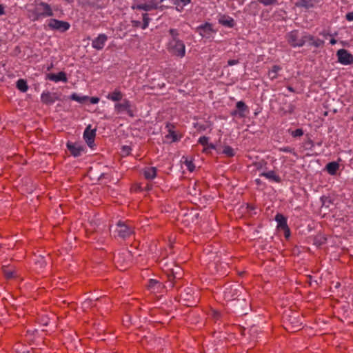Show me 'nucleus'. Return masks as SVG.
Wrapping results in <instances>:
<instances>
[{
  "label": "nucleus",
  "mask_w": 353,
  "mask_h": 353,
  "mask_svg": "<svg viewBox=\"0 0 353 353\" xmlns=\"http://www.w3.org/2000/svg\"><path fill=\"white\" fill-rule=\"evenodd\" d=\"M288 43L292 48L303 47L306 42L309 46H314L316 48H323L325 41L312 34L305 32L304 35L299 39V30H293L285 35Z\"/></svg>",
  "instance_id": "nucleus-1"
},
{
  "label": "nucleus",
  "mask_w": 353,
  "mask_h": 353,
  "mask_svg": "<svg viewBox=\"0 0 353 353\" xmlns=\"http://www.w3.org/2000/svg\"><path fill=\"white\" fill-rule=\"evenodd\" d=\"M284 328L289 332H296L301 330V323L296 314H291L283 316Z\"/></svg>",
  "instance_id": "nucleus-2"
},
{
  "label": "nucleus",
  "mask_w": 353,
  "mask_h": 353,
  "mask_svg": "<svg viewBox=\"0 0 353 353\" xmlns=\"http://www.w3.org/2000/svg\"><path fill=\"white\" fill-rule=\"evenodd\" d=\"M135 110L136 108L128 99H123L121 103L118 102L114 104V111L117 114L125 112L128 116L133 118L135 117Z\"/></svg>",
  "instance_id": "nucleus-3"
},
{
  "label": "nucleus",
  "mask_w": 353,
  "mask_h": 353,
  "mask_svg": "<svg viewBox=\"0 0 353 353\" xmlns=\"http://www.w3.org/2000/svg\"><path fill=\"white\" fill-rule=\"evenodd\" d=\"M116 232L119 237L126 239L134 234V228L129 224L128 221H119L117 223Z\"/></svg>",
  "instance_id": "nucleus-4"
},
{
  "label": "nucleus",
  "mask_w": 353,
  "mask_h": 353,
  "mask_svg": "<svg viewBox=\"0 0 353 353\" xmlns=\"http://www.w3.org/2000/svg\"><path fill=\"white\" fill-rule=\"evenodd\" d=\"M168 50L173 55L179 57H183L185 56V45L183 42L179 39L170 40L168 43Z\"/></svg>",
  "instance_id": "nucleus-5"
},
{
  "label": "nucleus",
  "mask_w": 353,
  "mask_h": 353,
  "mask_svg": "<svg viewBox=\"0 0 353 353\" xmlns=\"http://www.w3.org/2000/svg\"><path fill=\"white\" fill-rule=\"evenodd\" d=\"M274 219L277 223L276 230L278 231H283L285 239L288 240L291 236V230L287 223V217L283 214L277 213Z\"/></svg>",
  "instance_id": "nucleus-6"
},
{
  "label": "nucleus",
  "mask_w": 353,
  "mask_h": 353,
  "mask_svg": "<svg viewBox=\"0 0 353 353\" xmlns=\"http://www.w3.org/2000/svg\"><path fill=\"white\" fill-rule=\"evenodd\" d=\"M250 113V108L243 101H239L236 103L235 109H234L230 114L234 117L239 119L245 118Z\"/></svg>",
  "instance_id": "nucleus-7"
},
{
  "label": "nucleus",
  "mask_w": 353,
  "mask_h": 353,
  "mask_svg": "<svg viewBox=\"0 0 353 353\" xmlns=\"http://www.w3.org/2000/svg\"><path fill=\"white\" fill-rule=\"evenodd\" d=\"M338 62L343 65H351L353 63V56L347 50L342 48L336 52Z\"/></svg>",
  "instance_id": "nucleus-8"
},
{
  "label": "nucleus",
  "mask_w": 353,
  "mask_h": 353,
  "mask_svg": "<svg viewBox=\"0 0 353 353\" xmlns=\"http://www.w3.org/2000/svg\"><path fill=\"white\" fill-rule=\"evenodd\" d=\"M66 147L70 154L74 157H79L85 151V147L79 143L68 141Z\"/></svg>",
  "instance_id": "nucleus-9"
},
{
  "label": "nucleus",
  "mask_w": 353,
  "mask_h": 353,
  "mask_svg": "<svg viewBox=\"0 0 353 353\" xmlns=\"http://www.w3.org/2000/svg\"><path fill=\"white\" fill-rule=\"evenodd\" d=\"M198 143L203 146V152L205 154H213V152H217L216 147L214 144L209 143V137L203 136L201 137Z\"/></svg>",
  "instance_id": "nucleus-10"
},
{
  "label": "nucleus",
  "mask_w": 353,
  "mask_h": 353,
  "mask_svg": "<svg viewBox=\"0 0 353 353\" xmlns=\"http://www.w3.org/2000/svg\"><path fill=\"white\" fill-rule=\"evenodd\" d=\"M59 99V97L55 92L43 91L41 94V103L47 105L53 104L56 101H58Z\"/></svg>",
  "instance_id": "nucleus-11"
},
{
  "label": "nucleus",
  "mask_w": 353,
  "mask_h": 353,
  "mask_svg": "<svg viewBox=\"0 0 353 353\" xmlns=\"http://www.w3.org/2000/svg\"><path fill=\"white\" fill-rule=\"evenodd\" d=\"M36 12L38 17H50L52 15L50 6L45 2H41L37 5Z\"/></svg>",
  "instance_id": "nucleus-12"
},
{
  "label": "nucleus",
  "mask_w": 353,
  "mask_h": 353,
  "mask_svg": "<svg viewBox=\"0 0 353 353\" xmlns=\"http://www.w3.org/2000/svg\"><path fill=\"white\" fill-rule=\"evenodd\" d=\"M196 32L202 37L209 39L214 31L212 28V23H203L196 28Z\"/></svg>",
  "instance_id": "nucleus-13"
},
{
  "label": "nucleus",
  "mask_w": 353,
  "mask_h": 353,
  "mask_svg": "<svg viewBox=\"0 0 353 353\" xmlns=\"http://www.w3.org/2000/svg\"><path fill=\"white\" fill-rule=\"evenodd\" d=\"M96 137V130L91 129V125L86 127L83 132V139L89 147H92Z\"/></svg>",
  "instance_id": "nucleus-14"
},
{
  "label": "nucleus",
  "mask_w": 353,
  "mask_h": 353,
  "mask_svg": "<svg viewBox=\"0 0 353 353\" xmlns=\"http://www.w3.org/2000/svg\"><path fill=\"white\" fill-rule=\"evenodd\" d=\"M70 28V23H47L44 25L46 30H54L59 32H64Z\"/></svg>",
  "instance_id": "nucleus-15"
},
{
  "label": "nucleus",
  "mask_w": 353,
  "mask_h": 353,
  "mask_svg": "<svg viewBox=\"0 0 353 353\" xmlns=\"http://www.w3.org/2000/svg\"><path fill=\"white\" fill-rule=\"evenodd\" d=\"M108 41V37L105 34H100L99 36L95 38L92 43V46L93 48L101 50L103 48L106 41Z\"/></svg>",
  "instance_id": "nucleus-16"
},
{
  "label": "nucleus",
  "mask_w": 353,
  "mask_h": 353,
  "mask_svg": "<svg viewBox=\"0 0 353 353\" xmlns=\"http://www.w3.org/2000/svg\"><path fill=\"white\" fill-rule=\"evenodd\" d=\"M46 79L54 82L63 81L64 83H66L68 81L66 73L63 71L59 72L57 74L48 73L46 74Z\"/></svg>",
  "instance_id": "nucleus-17"
},
{
  "label": "nucleus",
  "mask_w": 353,
  "mask_h": 353,
  "mask_svg": "<svg viewBox=\"0 0 353 353\" xmlns=\"http://www.w3.org/2000/svg\"><path fill=\"white\" fill-rule=\"evenodd\" d=\"M339 161H341L340 158L339 159L338 161H331L327 163L324 168V170L332 176L336 175L340 168V164L339 163Z\"/></svg>",
  "instance_id": "nucleus-18"
},
{
  "label": "nucleus",
  "mask_w": 353,
  "mask_h": 353,
  "mask_svg": "<svg viewBox=\"0 0 353 353\" xmlns=\"http://www.w3.org/2000/svg\"><path fill=\"white\" fill-rule=\"evenodd\" d=\"M144 178L147 180H153L157 174V169L155 167H145L142 171Z\"/></svg>",
  "instance_id": "nucleus-19"
},
{
  "label": "nucleus",
  "mask_w": 353,
  "mask_h": 353,
  "mask_svg": "<svg viewBox=\"0 0 353 353\" xmlns=\"http://www.w3.org/2000/svg\"><path fill=\"white\" fill-rule=\"evenodd\" d=\"M225 290L223 299L227 302L230 301H235L236 299V294L234 293L236 291V289H232V286H228V285H224Z\"/></svg>",
  "instance_id": "nucleus-20"
},
{
  "label": "nucleus",
  "mask_w": 353,
  "mask_h": 353,
  "mask_svg": "<svg viewBox=\"0 0 353 353\" xmlns=\"http://www.w3.org/2000/svg\"><path fill=\"white\" fill-rule=\"evenodd\" d=\"M123 93L119 89H114L112 92L108 93L106 98L114 102H119L123 100Z\"/></svg>",
  "instance_id": "nucleus-21"
},
{
  "label": "nucleus",
  "mask_w": 353,
  "mask_h": 353,
  "mask_svg": "<svg viewBox=\"0 0 353 353\" xmlns=\"http://www.w3.org/2000/svg\"><path fill=\"white\" fill-rule=\"evenodd\" d=\"M260 176H264L266 179L276 183H281L282 181L281 178L279 176V174H276L274 170L263 172L260 174Z\"/></svg>",
  "instance_id": "nucleus-22"
},
{
  "label": "nucleus",
  "mask_w": 353,
  "mask_h": 353,
  "mask_svg": "<svg viewBox=\"0 0 353 353\" xmlns=\"http://www.w3.org/2000/svg\"><path fill=\"white\" fill-rule=\"evenodd\" d=\"M148 288L152 292H161V290L163 288V284L157 280L150 279L148 283Z\"/></svg>",
  "instance_id": "nucleus-23"
},
{
  "label": "nucleus",
  "mask_w": 353,
  "mask_h": 353,
  "mask_svg": "<svg viewBox=\"0 0 353 353\" xmlns=\"http://www.w3.org/2000/svg\"><path fill=\"white\" fill-rule=\"evenodd\" d=\"M327 241L326 236L322 233H318L313 237V244L317 248H321V245L327 243Z\"/></svg>",
  "instance_id": "nucleus-24"
},
{
  "label": "nucleus",
  "mask_w": 353,
  "mask_h": 353,
  "mask_svg": "<svg viewBox=\"0 0 353 353\" xmlns=\"http://www.w3.org/2000/svg\"><path fill=\"white\" fill-rule=\"evenodd\" d=\"M132 8L134 9H138L140 10H145V11H150L152 10H154L153 6L151 4V3L148 0V2L143 3H139L136 6H133Z\"/></svg>",
  "instance_id": "nucleus-25"
},
{
  "label": "nucleus",
  "mask_w": 353,
  "mask_h": 353,
  "mask_svg": "<svg viewBox=\"0 0 353 353\" xmlns=\"http://www.w3.org/2000/svg\"><path fill=\"white\" fill-rule=\"evenodd\" d=\"M17 88L22 92H26L28 90L27 81L25 79H20L16 83Z\"/></svg>",
  "instance_id": "nucleus-26"
},
{
  "label": "nucleus",
  "mask_w": 353,
  "mask_h": 353,
  "mask_svg": "<svg viewBox=\"0 0 353 353\" xmlns=\"http://www.w3.org/2000/svg\"><path fill=\"white\" fill-rule=\"evenodd\" d=\"M281 70L279 65H274L268 72V75L271 79H275L278 77V72Z\"/></svg>",
  "instance_id": "nucleus-27"
},
{
  "label": "nucleus",
  "mask_w": 353,
  "mask_h": 353,
  "mask_svg": "<svg viewBox=\"0 0 353 353\" xmlns=\"http://www.w3.org/2000/svg\"><path fill=\"white\" fill-rule=\"evenodd\" d=\"M166 139H171V142H177L181 138V136H179L176 132L172 130H169V133L165 136Z\"/></svg>",
  "instance_id": "nucleus-28"
},
{
  "label": "nucleus",
  "mask_w": 353,
  "mask_h": 353,
  "mask_svg": "<svg viewBox=\"0 0 353 353\" xmlns=\"http://www.w3.org/2000/svg\"><path fill=\"white\" fill-rule=\"evenodd\" d=\"M70 99L71 100H73V101H77V102L83 103H84V102H85L86 101L88 100L89 97H88V96L80 97L77 93H72L70 95Z\"/></svg>",
  "instance_id": "nucleus-29"
},
{
  "label": "nucleus",
  "mask_w": 353,
  "mask_h": 353,
  "mask_svg": "<svg viewBox=\"0 0 353 353\" xmlns=\"http://www.w3.org/2000/svg\"><path fill=\"white\" fill-rule=\"evenodd\" d=\"M296 107L294 105L290 103L288 105V108L287 110H285L284 108H280L279 112H281V115L282 117L287 115L288 114H292L294 112Z\"/></svg>",
  "instance_id": "nucleus-30"
},
{
  "label": "nucleus",
  "mask_w": 353,
  "mask_h": 353,
  "mask_svg": "<svg viewBox=\"0 0 353 353\" xmlns=\"http://www.w3.org/2000/svg\"><path fill=\"white\" fill-rule=\"evenodd\" d=\"M174 4L176 6V8L180 10L183 7L190 3L191 0H172Z\"/></svg>",
  "instance_id": "nucleus-31"
},
{
  "label": "nucleus",
  "mask_w": 353,
  "mask_h": 353,
  "mask_svg": "<svg viewBox=\"0 0 353 353\" xmlns=\"http://www.w3.org/2000/svg\"><path fill=\"white\" fill-rule=\"evenodd\" d=\"M222 154H225L227 157H233L235 155V152L232 147L225 145L222 150Z\"/></svg>",
  "instance_id": "nucleus-32"
},
{
  "label": "nucleus",
  "mask_w": 353,
  "mask_h": 353,
  "mask_svg": "<svg viewBox=\"0 0 353 353\" xmlns=\"http://www.w3.org/2000/svg\"><path fill=\"white\" fill-rule=\"evenodd\" d=\"M288 132L294 138L301 137L304 134V131L302 128H297L294 130L289 129Z\"/></svg>",
  "instance_id": "nucleus-33"
},
{
  "label": "nucleus",
  "mask_w": 353,
  "mask_h": 353,
  "mask_svg": "<svg viewBox=\"0 0 353 353\" xmlns=\"http://www.w3.org/2000/svg\"><path fill=\"white\" fill-rule=\"evenodd\" d=\"M268 162L265 159H261L259 161H254L252 165L256 168L257 170H260L263 168H266Z\"/></svg>",
  "instance_id": "nucleus-34"
},
{
  "label": "nucleus",
  "mask_w": 353,
  "mask_h": 353,
  "mask_svg": "<svg viewBox=\"0 0 353 353\" xmlns=\"http://www.w3.org/2000/svg\"><path fill=\"white\" fill-rule=\"evenodd\" d=\"M300 6L310 8L314 6V2L312 0H301L299 3Z\"/></svg>",
  "instance_id": "nucleus-35"
},
{
  "label": "nucleus",
  "mask_w": 353,
  "mask_h": 353,
  "mask_svg": "<svg viewBox=\"0 0 353 353\" xmlns=\"http://www.w3.org/2000/svg\"><path fill=\"white\" fill-rule=\"evenodd\" d=\"M260 3L264 6H275L278 4L277 0H257Z\"/></svg>",
  "instance_id": "nucleus-36"
},
{
  "label": "nucleus",
  "mask_w": 353,
  "mask_h": 353,
  "mask_svg": "<svg viewBox=\"0 0 353 353\" xmlns=\"http://www.w3.org/2000/svg\"><path fill=\"white\" fill-rule=\"evenodd\" d=\"M184 164L185 165L187 169L190 172H193L194 170L195 165H194V163L192 161H189L188 159H185V161H184Z\"/></svg>",
  "instance_id": "nucleus-37"
},
{
  "label": "nucleus",
  "mask_w": 353,
  "mask_h": 353,
  "mask_svg": "<svg viewBox=\"0 0 353 353\" xmlns=\"http://www.w3.org/2000/svg\"><path fill=\"white\" fill-rule=\"evenodd\" d=\"M234 330H235V331L239 332L241 336H244L245 335V328L244 327H243L240 325H236L234 326Z\"/></svg>",
  "instance_id": "nucleus-38"
},
{
  "label": "nucleus",
  "mask_w": 353,
  "mask_h": 353,
  "mask_svg": "<svg viewBox=\"0 0 353 353\" xmlns=\"http://www.w3.org/2000/svg\"><path fill=\"white\" fill-rule=\"evenodd\" d=\"M320 200L323 205H325L326 203H332V201L330 196H322L320 198Z\"/></svg>",
  "instance_id": "nucleus-39"
},
{
  "label": "nucleus",
  "mask_w": 353,
  "mask_h": 353,
  "mask_svg": "<svg viewBox=\"0 0 353 353\" xmlns=\"http://www.w3.org/2000/svg\"><path fill=\"white\" fill-rule=\"evenodd\" d=\"M195 128L198 130H200V131H204L207 129L208 128V125L207 124H202L199 122H197L196 124H195Z\"/></svg>",
  "instance_id": "nucleus-40"
},
{
  "label": "nucleus",
  "mask_w": 353,
  "mask_h": 353,
  "mask_svg": "<svg viewBox=\"0 0 353 353\" xmlns=\"http://www.w3.org/2000/svg\"><path fill=\"white\" fill-rule=\"evenodd\" d=\"M211 315L214 319L215 321H218L219 318L221 317V314L219 311L212 310H211Z\"/></svg>",
  "instance_id": "nucleus-41"
},
{
  "label": "nucleus",
  "mask_w": 353,
  "mask_h": 353,
  "mask_svg": "<svg viewBox=\"0 0 353 353\" xmlns=\"http://www.w3.org/2000/svg\"><path fill=\"white\" fill-rule=\"evenodd\" d=\"M256 208V205L254 203H248L246 204V209L248 212H251L252 211L255 210Z\"/></svg>",
  "instance_id": "nucleus-42"
},
{
  "label": "nucleus",
  "mask_w": 353,
  "mask_h": 353,
  "mask_svg": "<svg viewBox=\"0 0 353 353\" xmlns=\"http://www.w3.org/2000/svg\"><path fill=\"white\" fill-rule=\"evenodd\" d=\"M168 279L170 281V286L171 288L174 287V280L175 279V276L174 274H168Z\"/></svg>",
  "instance_id": "nucleus-43"
},
{
  "label": "nucleus",
  "mask_w": 353,
  "mask_h": 353,
  "mask_svg": "<svg viewBox=\"0 0 353 353\" xmlns=\"http://www.w3.org/2000/svg\"><path fill=\"white\" fill-rule=\"evenodd\" d=\"M170 34H171V36L172 37V39H177V36L179 35L178 31L175 29H170Z\"/></svg>",
  "instance_id": "nucleus-44"
},
{
  "label": "nucleus",
  "mask_w": 353,
  "mask_h": 353,
  "mask_svg": "<svg viewBox=\"0 0 353 353\" xmlns=\"http://www.w3.org/2000/svg\"><path fill=\"white\" fill-rule=\"evenodd\" d=\"M279 150L281 152H290V153L292 152V151H294V148H292V147H290V146H287V147H284V148H281Z\"/></svg>",
  "instance_id": "nucleus-45"
},
{
  "label": "nucleus",
  "mask_w": 353,
  "mask_h": 353,
  "mask_svg": "<svg viewBox=\"0 0 353 353\" xmlns=\"http://www.w3.org/2000/svg\"><path fill=\"white\" fill-rule=\"evenodd\" d=\"M88 100L92 104H97L99 102V98L97 97H89Z\"/></svg>",
  "instance_id": "nucleus-46"
},
{
  "label": "nucleus",
  "mask_w": 353,
  "mask_h": 353,
  "mask_svg": "<svg viewBox=\"0 0 353 353\" xmlns=\"http://www.w3.org/2000/svg\"><path fill=\"white\" fill-rule=\"evenodd\" d=\"M345 19L349 21H353V12H350L346 14Z\"/></svg>",
  "instance_id": "nucleus-47"
},
{
  "label": "nucleus",
  "mask_w": 353,
  "mask_h": 353,
  "mask_svg": "<svg viewBox=\"0 0 353 353\" xmlns=\"http://www.w3.org/2000/svg\"><path fill=\"white\" fill-rule=\"evenodd\" d=\"M239 63V60L238 59H230L228 61V65H234L236 63Z\"/></svg>",
  "instance_id": "nucleus-48"
},
{
  "label": "nucleus",
  "mask_w": 353,
  "mask_h": 353,
  "mask_svg": "<svg viewBox=\"0 0 353 353\" xmlns=\"http://www.w3.org/2000/svg\"><path fill=\"white\" fill-rule=\"evenodd\" d=\"M136 27H140L142 29H145L148 26V23H135Z\"/></svg>",
  "instance_id": "nucleus-49"
},
{
  "label": "nucleus",
  "mask_w": 353,
  "mask_h": 353,
  "mask_svg": "<svg viewBox=\"0 0 353 353\" xmlns=\"http://www.w3.org/2000/svg\"><path fill=\"white\" fill-rule=\"evenodd\" d=\"M305 144L310 145V148H312L314 146V143L313 140H312L310 139H308L306 141Z\"/></svg>",
  "instance_id": "nucleus-50"
},
{
  "label": "nucleus",
  "mask_w": 353,
  "mask_h": 353,
  "mask_svg": "<svg viewBox=\"0 0 353 353\" xmlns=\"http://www.w3.org/2000/svg\"><path fill=\"white\" fill-rule=\"evenodd\" d=\"M286 88H287V89H288L290 92H294V93L296 92V91L295 90V89H294V88L291 85H288L286 86Z\"/></svg>",
  "instance_id": "nucleus-51"
},
{
  "label": "nucleus",
  "mask_w": 353,
  "mask_h": 353,
  "mask_svg": "<svg viewBox=\"0 0 353 353\" xmlns=\"http://www.w3.org/2000/svg\"><path fill=\"white\" fill-rule=\"evenodd\" d=\"M224 22H233V19H229L228 18H225V17H222V23Z\"/></svg>",
  "instance_id": "nucleus-52"
},
{
  "label": "nucleus",
  "mask_w": 353,
  "mask_h": 353,
  "mask_svg": "<svg viewBox=\"0 0 353 353\" xmlns=\"http://www.w3.org/2000/svg\"><path fill=\"white\" fill-rule=\"evenodd\" d=\"M236 23H222V26L233 28Z\"/></svg>",
  "instance_id": "nucleus-53"
},
{
  "label": "nucleus",
  "mask_w": 353,
  "mask_h": 353,
  "mask_svg": "<svg viewBox=\"0 0 353 353\" xmlns=\"http://www.w3.org/2000/svg\"><path fill=\"white\" fill-rule=\"evenodd\" d=\"M123 150L126 151L127 153L129 154L130 151L131 150V148L128 146H123Z\"/></svg>",
  "instance_id": "nucleus-54"
},
{
  "label": "nucleus",
  "mask_w": 353,
  "mask_h": 353,
  "mask_svg": "<svg viewBox=\"0 0 353 353\" xmlns=\"http://www.w3.org/2000/svg\"><path fill=\"white\" fill-rule=\"evenodd\" d=\"M214 268V269H216V263H210L209 265V268Z\"/></svg>",
  "instance_id": "nucleus-55"
},
{
  "label": "nucleus",
  "mask_w": 353,
  "mask_h": 353,
  "mask_svg": "<svg viewBox=\"0 0 353 353\" xmlns=\"http://www.w3.org/2000/svg\"><path fill=\"white\" fill-rule=\"evenodd\" d=\"M50 22H64L63 21H60L56 19H50Z\"/></svg>",
  "instance_id": "nucleus-56"
},
{
  "label": "nucleus",
  "mask_w": 353,
  "mask_h": 353,
  "mask_svg": "<svg viewBox=\"0 0 353 353\" xmlns=\"http://www.w3.org/2000/svg\"><path fill=\"white\" fill-rule=\"evenodd\" d=\"M2 14H3V7L0 5V15H1Z\"/></svg>",
  "instance_id": "nucleus-57"
},
{
  "label": "nucleus",
  "mask_w": 353,
  "mask_h": 353,
  "mask_svg": "<svg viewBox=\"0 0 353 353\" xmlns=\"http://www.w3.org/2000/svg\"><path fill=\"white\" fill-rule=\"evenodd\" d=\"M255 183L256 185H260L261 183V181L260 179H257L255 180Z\"/></svg>",
  "instance_id": "nucleus-58"
},
{
  "label": "nucleus",
  "mask_w": 353,
  "mask_h": 353,
  "mask_svg": "<svg viewBox=\"0 0 353 353\" xmlns=\"http://www.w3.org/2000/svg\"><path fill=\"white\" fill-rule=\"evenodd\" d=\"M330 43H331L332 45L335 44V43H336V40H335L334 39H332L330 40Z\"/></svg>",
  "instance_id": "nucleus-59"
},
{
  "label": "nucleus",
  "mask_w": 353,
  "mask_h": 353,
  "mask_svg": "<svg viewBox=\"0 0 353 353\" xmlns=\"http://www.w3.org/2000/svg\"><path fill=\"white\" fill-rule=\"evenodd\" d=\"M12 276V272L7 274V278H11Z\"/></svg>",
  "instance_id": "nucleus-60"
},
{
  "label": "nucleus",
  "mask_w": 353,
  "mask_h": 353,
  "mask_svg": "<svg viewBox=\"0 0 353 353\" xmlns=\"http://www.w3.org/2000/svg\"><path fill=\"white\" fill-rule=\"evenodd\" d=\"M143 23L148 22V18H146L145 16L143 17Z\"/></svg>",
  "instance_id": "nucleus-61"
},
{
  "label": "nucleus",
  "mask_w": 353,
  "mask_h": 353,
  "mask_svg": "<svg viewBox=\"0 0 353 353\" xmlns=\"http://www.w3.org/2000/svg\"><path fill=\"white\" fill-rule=\"evenodd\" d=\"M131 22L135 23V22H139V21H138L132 20Z\"/></svg>",
  "instance_id": "nucleus-62"
},
{
  "label": "nucleus",
  "mask_w": 353,
  "mask_h": 353,
  "mask_svg": "<svg viewBox=\"0 0 353 353\" xmlns=\"http://www.w3.org/2000/svg\"><path fill=\"white\" fill-rule=\"evenodd\" d=\"M218 22L221 23V18L218 19Z\"/></svg>",
  "instance_id": "nucleus-63"
},
{
  "label": "nucleus",
  "mask_w": 353,
  "mask_h": 353,
  "mask_svg": "<svg viewBox=\"0 0 353 353\" xmlns=\"http://www.w3.org/2000/svg\"><path fill=\"white\" fill-rule=\"evenodd\" d=\"M319 145H321V142H319L317 143Z\"/></svg>",
  "instance_id": "nucleus-64"
}]
</instances>
